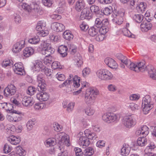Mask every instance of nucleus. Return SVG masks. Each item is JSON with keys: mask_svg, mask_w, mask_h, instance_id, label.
Masks as SVG:
<instances>
[{"mask_svg": "<svg viewBox=\"0 0 156 156\" xmlns=\"http://www.w3.org/2000/svg\"><path fill=\"white\" fill-rule=\"evenodd\" d=\"M123 17H117L115 18L113 20V22L118 25L121 24L123 22Z\"/></svg>", "mask_w": 156, "mask_h": 156, "instance_id": "obj_54", "label": "nucleus"}, {"mask_svg": "<svg viewBox=\"0 0 156 156\" xmlns=\"http://www.w3.org/2000/svg\"><path fill=\"white\" fill-rule=\"evenodd\" d=\"M25 41L23 40H20L17 42L13 46L12 51L15 53H17L20 51L24 47Z\"/></svg>", "mask_w": 156, "mask_h": 156, "instance_id": "obj_13", "label": "nucleus"}, {"mask_svg": "<svg viewBox=\"0 0 156 156\" xmlns=\"http://www.w3.org/2000/svg\"><path fill=\"white\" fill-rule=\"evenodd\" d=\"M22 103L24 106L30 107L33 105L34 102L32 97L25 96L23 98Z\"/></svg>", "mask_w": 156, "mask_h": 156, "instance_id": "obj_15", "label": "nucleus"}, {"mask_svg": "<svg viewBox=\"0 0 156 156\" xmlns=\"http://www.w3.org/2000/svg\"><path fill=\"white\" fill-rule=\"evenodd\" d=\"M53 126L54 130L55 131L58 132L62 130V126L59 124L58 123L54 122L53 124Z\"/></svg>", "mask_w": 156, "mask_h": 156, "instance_id": "obj_52", "label": "nucleus"}, {"mask_svg": "<svg viewBox=\"0 0 156 156\" xmlns=\"http://www.w3.org/2000/svg\"><path fill=\"white\" fill-rule=\"evenodd\" d=\"M46 24L44 22L40 21L37 23L36 27V29L37 31H39L42 30H44L46 29Z\"/></svg>", "mask_w": 156, "mask_h": 156, "instance_id": "obj_32", "label": "nucleus"}, {"mask_svg": "<svg viewBox=\"0 0 156 156\" xmlns=\"http://www.w3.org/2000/svg\"><path fill=\"white\" fill-rule=\"evenodd\" d=\"M80 27L81 30L85 31L89 28V26L86 23L83 22L80 24Z\"/></svg>", "mask_w": 156, "mask_h": 156, "instance_id": "obj_55", "label": "nucleus"}, {"mask_svg": "<svg viewBox=\"0 0 156 156\" xmlns=\"http://www.w3.org/2000/svg\"><path fill=\"white\" fill-rule=\"evenodd\" d=\"M85 4L81 0L78 1L76 2L75 6V9L78 11H80L84 7Z\"/></svg>", "mask_w": 156, "mask_h": 156, "instance_id": "obj_34", "label": "nucleus"}, {"mask_svg": "<svg viewBox=\"0 0 156 156\" xmlns=\"http://www.w3.org/2000/svg\"><path fill=\"white\" fill-rule=\"evenodd\" d=\"M14 73L20 75H24L25 72L22 63H15L12 67Z\"/></svg>", "mask_w": 156, "mask_h": 156, "instance_id": "obj_10", "label": "nucleus"}, {"mask_svg": "<svg viewBox=\"0 0 156 156\" xmlns=\"http://www.w3.org/2000/svg\"><path fill=\"white\" fill-rule=\"evenodd\" d=\"M55 142L58 143L60 146L65 145L69 147L70 145L69 136L64 132H61L55 134Z\"/></svg>", "mask_w": 156, "mask_h": 156, "instance_id": "obj_3", "label": "nucleus"}, {"mask_svg": "<svg viewBox=\"0 0 156 156\" xmlns=\"http://www.w3.org/2000/svg\"><path fill=\"white\" fill-rule=\"evenodd\" d=\"M84 153L85 156H91L94 153V150L91 147H88L84 150Z\"/></svg>", "mask_w": 156, "mask_h": 156, "instance_id": "obj_39", "label": "nucleus"}, {"mask_svg": "<svg viewBox=\"0 0 156 156\" xmlns=\"http://www.w3.org/2000/svg\"><path fill=\"white\" fill-rule=\"evenodd\" d=\"M145 62L144 61L134 63L132 62L129 67V69L136 72H143L145 71H147V66L145 65Z\"/></svg>", "mask_w": 156, "mask_h": 156, "instance_id": "obj_4", "label": "nucleus"}, {"mask_svg": "<svg viewBox=\"0 0 156 156\" xmlns=\"http://www.w3.org/2000/svg\"><path fill=\"white\" fill-rule=\"evenodd\" d=\"M42 67V63L41 62L39 61H37L36 62L34 65V69L35 71H40Z\"/></svg>", "mask_w": 156, "mask_h": 156, "instance_id": "obj_40", "label": "nucleus"}, {"mask_svg": "<svg viewBox=\"0 0 156 156\" xmlns=\"http://www.w3.org/2000/svg\"><path fill=\"white\" fill-rule=\"evenodd\" d=\"M99 32V29L95 27H91L88 30V34L92 37L97 35Z\"/></svg>", "mask_w": 156, "mask_h": 156, "instance_id": "obj_29", "label": "nucleus"}, {"mask_svg": "<svg viewBox=\"0 0 156 156\" xmlns=\"http://www.w3.org/2000/svg\"><path fill=\"white\" fill-rule=\"evenodd\" d=\"M122 32L123 35L125 36L132 38H134L135 37L134 35L132 34L127 28L123 29Z\"/></svg>", "mask_w": 156, "mask_h": 156, "instance_id": "obj_45", "label": "nucleus"}, {"mask_svg": "<svg viewBox=\"0 0 156 156\" xmlns=\"http://www.w3.org/2000/svg\"><path fill=\"white\" fill-rule=\"evenodd\" d=\"M108 26L103 25L99 28V32L100 34L105 35L108 31Z\"/></svg>", "mask_w": 156, "mask_h": 156, "instance_id": "obj_41", "label": "nucleus"}, {"mask_svg": "<svg viewBox=\"0 0 156 156\" xmlns=\"http://www.w3.org/2000/svg\"><path fill=\"white\" fill-rule=\"evenodd\" d=\"M35 121L36 120L35 119H32L29 120L27 124L28 129L30 130L32 129L33 126L35 125Z\"/></svg>", "mask_w": 156, "mask_h": 156, "instance_id": "obj_47", "label": "nucleus"}, {"mask_svg": "<svg viewBox=\"0 0 156 156\" xmlns=\"http://www.w3.org/2000/svg\"><path fill=\"white\" fill-rule=\"evenodd\" d=\"M143 137H145L149 133L148 128L146 126H144L141 128Z\"/></svg>", "mask_w": 156, "mask_h": 156, "instance_id": "obj_50", "label": "nucleus"}, {"mask_svg": "<svg viewBox=\"0 0 156 156\" xmlns=\"http://www.w3.org/2000/svg\"><path fill=\"white\" fill-rule=\"evenodd\" d=\"M40 40L38 36L34 37L28 40L29 43L33 44H36L38 43Z\"/></svg>", "mask_w": 156, "mask_h": 156, "instance_id": "obj_49", "label": "nucleus"}, {"mask_svg": "<svg viewBox=\"0 0 156 156\" xmlns=\"http://www.w3.org/2000/svg\"><path fill=\"white\" fill-rule=\"evenodd\" d=\"M92 14L90 12L89 9L87 8H85L82 11L80 16L81 20L86 19L89 20L92 17Z\"/></svg>", "mask_w": 156, "mask_h": 156, "instance_id": "obj_14", "label": "nucleus"}, {"mask_svg": "<svg viewBox=\"0 0 156 156\" xmlns=\"http://www.w3.org/2000/svg\"><path fill=\"white\" fill-rule=\"evenodd\" d=\"M112 12V7L111 6H109L108 7H106L103 10V14L102 15H101V16L103 15L104 14L105 15H108L111 14Z\"/></svg>", "mask_w": 156, "mask_h": 156, "instance_id": "obj_48", "label": "nucleus"}, {"mask_svg": "<svg viewBox=\"0 0 156 156\" xmlns=\"http://www.w3.org/2000/svg\"><path fill=\"white\" fill-rule=\"evenodd\" d=\"M55 49L51 46H48L45 49L44 48L43 50H41L42 54L47 56H50V55L53 53Z\"/></svg>", "mask_w": 156, "mask_h": 156, "instance_id": "obj_24", "label": "nucleus"}, {"mask_svg": "<svg viewBox=\"0 0 156 156\" xmlns=\"http://www.w3.org/2000/svg\"><path fill=\"white\" fill-rule=\"evenodd\" d=\"M147 140L146 138L144 137L139 138L137 140V144L141 147L144 146L147 144Z\"/></svg>", "mask_w": 156, "mask_h": 156, "instance_id": "obj_35", "label": "nucleus"}, {"mask_svg": "<svg viewBox=\"0 0 156 156\" xmlns=\"http://www.w3.org/2000/svg\"><path fill=\"white\" fill-rule=\"evenodd\" d=\"M16 150L17 154H19L20 156H24L26 154V151L21 147H17Z\"/></svg>", "mask_w": 156, "mask_h": 156, "instance_id": "obj_42", "label": "nucleus"}, {"mask_svg": "<svg viewBox=\"0 0 156 156\" xmlns=\"http://www.w3.org/2000/svg\"><path fill=\"white\" fill-rule=\"evenodd\" d=\"M100 18L96 19L95 22V27L99 28L103 25L109 26V22L107 19H102L101 16H99Z\"/></svg>", "mask_w": 156, "mask_h": 156, "instance_id": "obj_11", "label": "nucleus"}, {"mask_svg": "<svg viewBox=\"0 0 156 156\" xmlns=\"http://www.w3.org/2000/svg\"><path fill=\"white\" fill-rule=\"evenodd\" d=\"M154 103L150 95H147L143 98L142 108L144 114H147L148 113L149 111L154 107Z\"/></svg>", "mask_w": 156, "mask_h": 156, "instance_id": "obj_1", "label": "nucleus"}, {"mask_svg": "<svg viewBox=\"0 0 156 156\" xmlns=\"http://www.w3.org/2000/svg\"><path fill=\"white\" fill-rule=\"evenodd\" d=\"M40 36L44 37L47 36L49 34L48 31L47 29L42 30L38 32Z\"/></svg>", "mask_w": 156, "mask_h": 156, "instance_id": "obj_58", "label": "nucleus"}, {"mask_svg": "<svg viewBox=\"0 0 156 156\" xmlns=\"http://www.w3.org/2000/svg\"><path fill=\"white\" fill-rule=\"evenodd\" d=\"M48 46H51L50 44L48 43L47 41H41V49L43 50L44 48H47Z\"/></svg>", "mask_w": 156, "mask_h": 156, "instance_id": "obj_56", "label": "nucleus"}, {"mask_svg": "<svg viewBox=\"0 0 156 156\" xmlns=\"http://www.w3.org/2000/svg\"><path fill=\"white\" fill-rule=\"evenodd\" d=\"M96 74L99 79L103 80H111L113 76L112 73L106 69L98 70L96 72Z\"/></svg>", "mask_w": 156, "mask_h": 156, "instance_id": "obj_7", "label": "nucleus"}, {"mask_svg": "<svg viewBox=\"0 0 156 156\" xmlns=\"http://www.w3.org/2000/svg\"><path fill=\"white\" fill-rule=\"evenodd\" d=\"M136 7L137 10L140 13H143L146 10L147 7L146 3L144 2H141Z\"/></svg>", "mask_w": 156, "mask_h": 156, "instance_id": "obj_27", "label": "nucleus"}, {"mask_svg": "<svg viewBox=\"0 0 156 156\" xmlns=\"http://www.w3.org/2000/svg\"><path fill=\"white\" fill-rule=\"evenodd\" d=\"M147 72L150 78L153 80H156V69L152 65H148Z\"/></svg>", "mask_w": 156, "mask_h": 156, "instance_id": "obj_21", "label": "nucleus"}, {"mask_svg": "<svg viewBox=\"0 0 156 156\" xmlns=\"http://www.w3.org/2000/svg\"><path fill=\"white\" fill-rule=\"evenodd\" d=\"M34 51V49L32 47H26L23 51V55L26 57H28L33 55Z\"/></svg>", "mask_w": 156, "mask_h": 156, "instance_id": "obj_25", "label": "nucleus"}, {"mask_svg": "<svg viewBox=\"0 0 156 156\" xmlns=\"http://www.w3.org/2000/svg\"><path fill=\"white\" fill-rule=\"evenodd\" d=\"M74 151L76 156H82L83 152L82 150L78 147H76L74 149Z\"/></svg>", "mask_w": 156, "mask_h": 156, "instance_id": "obj_59", "label": "nucleus"}, {"mask_svg": "<svg viewBox=\"0 0 156 156\" xmlns=\"http://www.w3.org/2000/svg\"><path fill=\"white\" fill-rule=\"evenodd\" d=\"M135 116L133 115H127L124 117L122 122L124 125L127 128L134 126L136 123Z\"/></svg>", "mask_w": 156, "mask_h": 156, "instance_id": "obj_5", "label": "nucleus"}, {"mask_svg": "<svg viewBox=\"0 0 156 156\" xmlns=\"http://www.w3.org/2000/svg\"><path fill=\"white\" fill-rule=\"evenodd\" d=\"M44 105L43 103H36L34 106V108L36 110H38L39 109H42L44 107Z\"/></svg>", "mask_w": 156, "mask_h": 156, "instance_id": "obj_61", "label": "nucleus"}, {"mask_svg": "<svg viewBox=\"0 0 156 156\" xmlns=\"http://www.w3.org/2000/svg\"><path fill=\"white\" fill-rule=\"evenodd\" d=\"M21 5L24 9L28 12H31L33 10L35 12H37L38 11V6L37 4L29 5L27 3H23Z\"/></svg>", "mask_w": 156, "mask_h": 156, "instance_id": "obj_12", "label": "nucleus"}, {"mask_svg": "<svg viewBox=\"0 0 156 156\" xmlns=\"http://www.w3.org/2000/svg\"><path fill=\"white\" fill-rule=\"evenodd\" d=\"M68 48L66 46L61 45L60 46L58 49V52L62 57H65L67 55V51Z\"/></svg>", "mask_w": 156, "mask_h": 156, "instance_id": "obj_28", "label": "nucleus"}, {"mask_svg": "<svg viewBox=\"0 0 156 156\" xmlns=\"http://www.w3.org/2000/svg\"><path fill=\"white\" fill-rule=\"evenodd\" d=\"M37 90V89H36L34 87H29L27 89V93L30 95H32L36 92Z\"/></svg>", "mask_w": 156, "mask_h": 156, "instance_id": "obj_51", "label": "nucleus"}, {"mask_svg": "<svg viewBox=\"0 0 156 156\" xmlns=\"http://www.w3.org/2000/svg\"><path fill=\"white\" fill-rule=\"evenodd\" d=\"M59 148L61 151V152L58 153V156H68V153L67 151L65 150V145L59 146Z\"/></svg>", "mask_w": 156, "mask_h": 156, "instance_id": "obj_33", "label": "nucleus"}, {"mask_svg": "<svg viewBox=\"0 0 156 156\" xmlns=\"http://www.w3.org/2000/svg\"><path fill=\"white\" fill-rule=\"evenodd\" d=\"M152 27V25L149 21L141 23L140 28L142 32H147L151 30Z\"/></svg>", "mask_w": 156, "mask_h": 156, "instance_id": "obj_23", "label": "nucleus"}, {"mask_svg": "<svg viewBox=\"0 0 156 156\" xmlns=\"http://www.w3.org/2000/svg\"><path fill=\"white\" fill-rule=\"evenodd\" d=\"M90 73V70L88 68H85L82 71V75L85 77L89 75Z\"/></svg>", "mask_w": 156, "mask_h": 156, "instance_id": "obj_62", "label": "nucleus"}, {"mask_svg": "<svg viewBox=\"0 0 156 156\" xmlns=\"http://www.w3.org/2000/svg\"><path fill=\"white\" fill-rule=\"evenodd\" d=\"M90 9L92 12L96 14L97 16H99L103 14L102 11L100 10L99 7L96 5H92L90 7Z\"/></svg>", "mask_w": 156, "mask_h": 156, "instance_id": "obj_22", "label": "nucleus"}, {"mask_svg": "<svg viewBox=\"0 0 156 156\" xmlns=\"http://www.w3.org/2000/svg\"><path fill=\"white\" fill-rule=\"evenodd\" d=\"M51 27L53 30L57 32L62 31L65 29V26L62 23L54 22L51 24Z\"/></svg>", "mask_w": 156, "mask_h": 156, "instance_id": "obj_16", "label": "nucleus"}, {"mask_svg": "<svg viewBox=\"0 0 156 156\" xmlns=\"http://www.w3.org/2000/svg\"><path fill=\"white\" fill-rule=\"evenodd\" d=\"M42 91H40L41 92L37 94H36L37 98L41 101H47L49 97V94L47 93Z\"/></svg>", "mask_w": 156, "mask_h": 156, "instance_id": "obj_19", "label": "nucleus"}, {"mask_svg": "<svg viewBox=\"0 0 156 156\" xmlns=\"http://www.w3.org/2000/svg\"><path fill=\"white\" fill-rule=\"evenodd\" d=\"M13 16L14 21L16 23H20L21 21V17L19 15L15 14Z\"/></svg>", "mask_w": 156, "mask_h": 156, "instance_id": "obj_63", "label": "nucleus"}, {"mask_svg": "<svg viewBox=\"0 0 156 156\" xmlns=\"http://www.w3.org/2000/svg\"><path fill=\"white\" fill-rule=\"evenodd\" d=\"M87 137L89 140H97L98 139V137L94 133L91 132V133L88 134Z\"/></svg>", "mask_w": 156, "mask_h": 156, "instance_id": "obj_57", "label": "nucleus"}, {"mask_svg": "<svg viewBox=\"0 0 156 156\" xmlns=\"http://www.w3.org/2000/svg\"><path fill=\"white\" fill-rule=\"evenodd\" d=\"M120 61L122 63L125 64L128 68H129L132 62L130 60L127 59L126 57L124 56V57L122 58Z\"/></svg>", "mask_w": 156, "mask_h": 156, "instance_id": "obj_37", "label": "nucleus"}, {"mask_svg": "<svg viewBox=\"0 0 156 156\" xmlns=\"http://www.w3.org/2000/svg\"><path fill=\"white\" fill-rule=\"evenodd\" d=\"M64 38L66 40L70 41L73 39V36L69 31H65L63 34Z\"/></svg>", "mask_w": 156, "mask_h": 156, "instance_id": "obj_36", "label": "nucleus"}, {"mask_svg": "<svg viewBox=\"0 0 156 156\" xmlns=\"http://www.w3.org/2000/svg\"><path fill=\"white\" fill-rule=\"evenodd\" d=\"M117 118V117L116 114L111 113H106L102 116L103 120L109 123L115 121Z\"/></svg>", "mask_w": 156, "mask_h": 156, "instance_id": "obj_9", "label": "nucleus"}, {"mask_svg": "<svg viewBox=\"0 0 156 156\" xmlns=\"http://www.w3.org/2000/svg\"><path fill=\"white\" fill-rule=\"evenodd\" d=\"M125 13V10L123 8H120L115 11V16L117 17H123Z\"/></svg>", "mask_w": 156, "mask_h": 156, "instance_id": "obj_38", "label": "nucleus"}, {"mask_svg": "<svg viewBox=\"0 0 156 156\" xmlns=\"http://www.w3.org/2000/svg\"><path fill=\"white\" fill-rule=\"evenodd\" d=\"M37 81L38 83L37 89L39 91H44L46 90V84L42 73L39 74L37 76Z\"/></svg>", "mask_w": 156, "mask_h": 156, "instance_id": "obj_8", "label": "nucleus"}, {"mask_svg": "<svg viewBox=\"0 0 156 156\" xmlns=\"http://www.w3.org/2000/svg\"><path fill=\"white\" fill-rule=\"evenodd\" d=\"M21 114L19 111H16L13 109H10V122H16L18 121V116Z\"/></svg>", "mask_w": 156, "mask_h": 156, "instance_id": "obj_17", "label": "nucleus"}, {"mask_svg": "<svg viewBox=\"0 0 156 156\" xmlns=\"http://www.w3.org/2000/svg\"><path fill=\"white\" fill-rule=\"evenodd\" d=\"M78 143L80 146H82L83 148H85L89 145L90 142L87 137L82 136L80 138Z\"/></svg>", "mask_w": 156, "mask_h": 156, "instance_id": "obj_20", "label": "nucleus"}, {"mask_svg": "<svg viewBox=\"0 0 156 156\" xmlns=\"http://www.w3.org/2000/svg\"><path fill=\"white\" fill-rule=\"evenodd\" d=\"M10 143L14 145H16L19 144L20 141V139L19 137H16L14 136L13 135H11L10 134Z\"/></svg>", "mask_w": 156, "mask_h": 156, "instance_id": "obj_30", "label": "nucleus"}, {"mask_svg": "<svg viewBox=\"0 0 156 156\" xmlns=\"http://www.w3.org/2000/svg\"><path fill=\"white\" fill-rule=\"evenodd\" d=\"M85 113L88 115L90 116L93 115L95 112L94 109L89 107L86 108L84 110Z\"/></svg>", "mask_w": 156, "mask_h": 156, "instance_id": "obj_44", "label": "nucleus"}, {"mask_svg": "<svg viewBox=\"0 0 156 156\" xmlns=\"http://www.w3.org/2000/svg\"><path fill=\"white\" fill-rule=\"evenodd\" d=\"M73 82V86L74 87L77 88L79 87L80 85V78L78 77L77 76L75 75L73 77V76L72 75H69V78L68 80H67L65 81L63 83L59 85L60 88H62L64 86H66L68 84H70Z\"/></svg>", "mask_w": 156, "mask_h": 156, "instance_id": "obj_6", "label": "nucleus"}, {"mask_svg": "<svg viewBox=\"0 0 156 156\" xmlns=\"http://www.w3.org/2000/svg\"><path fill=\"white\" fill-rule=\"evenodd\" d=\"M99 91L95 88L87 89L85 94V101L87 104H90L94 102L96 96L99 94Z\"/></svg>", "mask_w": 156, "mask_h": 156, "instance_id": "obj_2", "label": "nucleus"}, {"mask_svg": "<svg viewBox=\"0 0 156 156\" xmlns=\"http://www.w3.org/2000/svg\"><path fill=\"white\" fill-rule=\"evenodd\" d=\"M130 147L128 145L124 144L121 149V154L123 156L128 155L130 153Z\"/></svg>", "mask_w": 156, "mask_h": 156, "instance_id": "obj_26", "label": "nucleus"}, {"mask_svg": "<svg viewBox=\"0 0 156 156\" xmlns=\"http://www.w3.org/2000/svg\"><path fill=\"white\" fill-rule=\"evenodd\" d=\"M53 59L51 56H46L44 59V64L49 66L53 61Z\"/></svg>", "mask_w": 156, "mask_h": 156, "instance_id": "obj_46", "label": "nucleus"}, {"mask_svg": "<svg viewBox=\"0 0 156 156\" xmlns=\"http://www.w3.org/2000/svg\"><path fill=\"white\" fill-rule=\"evenodd\" d=\"M105 63L109 67L112 69L116 68L117 64L116 62L112 58H107L105 59Z\"/></svg>", "mask_w": 156, "mask_h": 156, "instance_id": "obj_18", "label": "nucleus"}, {"mask_svg": "<svg viewBox=\"0 0 156 156\" xmlns=\"http://www.w3.org/2000/svg\"><path fill=\"white\" fill-rule=\"evenodd\" d=\"M44 5L48 7L51 6L52 4V0H42Z\"/></svg>", "mask_w": 156, "mask_h": 156, "instance_id": "obj_60", "label": "nucleus"}, {"mask_svg": "<svg viewBox=\"0 0 156 156\" xmlns=\"http://www.w3.org/2000/svg\"><path fill=\"white\" fill-rule=\"evenodd\" d=\"M55 142L52 139L50 138L47 139L46 141L45 145L47 147H49L54 146L55 144Z\"/></svg>", "mask_w": 156, "mask_h": 156, "instance_id": "obj_53", "label": "nucleus"}, {"mask_svg": "<svg viewBox=\"0 0 156 156\" xmlns=\"http://www.w3.org/2000/svg\"><path fill=\"white\" fill-rule=\"evenodd\" d=\"M133 19L137 23H140L142 21L143 16L140 14H135L133 16Z\"/></svg>", "mask_w": 156, "mask_h": 156, "instance_id": "obj_43", "label": "nucleus"}, {"mask_svg": "<svg viewBox=\"0 0 156 156\" xmlns=\"http://www.w3.org/2000/svg\"><path fill=\"white\" fill-rule=\"evenodd\" d=\"M18 96H16V98L15 96H13L10 98V101L12 104H10V105L12 106L13 109L14 108H16V106H19L20 105V103L16 99V98Z\"/></svg>", "mask_w": 156, "mask_h": 156, "instance_id": "obj_31", "label": "nucleus"}, {"mask_svg": "<svg viewBox=\"0 0 156 156\" xmlns=\"http://www.w3.org/2000/svg\"><path fill=\"white\" fill-rule=\"evenodd\" d=\"M150 129L152 135L156 137V125L151 126Z\"/></svg>", "mask_w": 156, "mask_h": 156, "instance_id": "obj_64", "label": "nucleus"}]
</instances>
